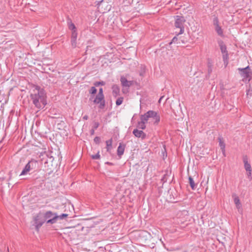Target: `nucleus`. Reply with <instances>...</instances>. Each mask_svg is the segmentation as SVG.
<instances>
[{
  "mask_svg": "<svg viewBox=\"0 0 252 252\" xmlns=\"http://www.w3.org/2000/svg\"><path fill=\"white\" fill-rule=\"evenodd\" d=\"M67 216L68 215L66 214H63L61 215H58L56 213V216L54 217V219H52V220H50V222H51V224H54L57 222L58 219L63 220L67 217Z\"/></svg>",
  "mask_w": 252,
  "mask_h": 252,
  "instance_id": "13",
  "label": "nucleus"
},
{
  "mask_svg": "<svg viewBox=\"0 0 252 252\" xmlns=\"http://www.w3.org/2000/svg\"><path fill=\"white\" fill-rule=\"evenodd\" d=\"M219 145L222 151L224 152L225 144L220 138H219Z\"/></svg>",
  "mask_w": 252,
  "mask_h": 252,
  "instance_id": "23",
  "label": "nucleus"
},
{
  "mask_svg": "<svg viewBox=\"0 0 252 252\" xmlns=\"http://www.w3.org/2000/svg\"><path fill=\"white\" fill-rule=\"evenodd\" d=\"M247 95L251 96L252 95V87H250L247 91Z\"/></svg>",
  "mask_w": 252,
  "mask_h": 252,
  "instance_id": "26",
  "label": "nucleus"
},
{
  "mask_svg": "<svg viewBox=\"0 0 252 252\" xmlns=\"http://www.w3.org/2000/svg\"><path fill=\"white\" fill-rule=\"evenodd\" d=\"M133 134L136 137H141L142 139H144L146 137V134L142 130H139L137 129H135L133 130Z\"/></svg>",
  "mask_w": 252,
  "mask_h": 252,
  "instance_id": "12",
  "label": "nucleus"
},
{
  "mask_svg": "<svg viewBox=\"0 0 252 252\" xmlns=\"http://www.w3.org/2000/svg\"><path fill=\"white\" fill-rule=\"evenodd\" d=\"M125 150V146L124 145H122L120 144L117 149V154L119 156H121L123 155Z\"/></svg>",
  "mask_w": 252,
  "mask_h": 252,
  "instance_id": "17",
  "label": "nucleus"
},
{
  "mask_svg": "<svg viewBox=\"0 0 252 252\" xmlns=\"http://www.w3.org/2000/svg\"><path fill=\"white\" fill-rule=\"evenodd\" d=\"M143 120L150 125H157L160 121V116L154 111H149L144 115L141 116Z\"/></svg>",
  "mask_w": 252,
  "mask_h": 252,
  "instance_id": "2",
  "label": "nucleus"
},
{
  "mask_svg": "<svg viewBox=\"0 0 252 252\" xmlns=\"http://www.w3.org/2000/svg\"><path fill=\"white\" fill-rule=\"evenodd\" d=\"M30 93L33 104L37 108L44 107L46 104V94L44 89L34 85H30Z\"/></svg>",
  "mask_w": 252,
  "mask_h": 252,
  "instance_id": "1",
  "label": "nucleus"
},
{
  "mask_svg": "<svg viewBox=\"0 0 252 252\" xmlns=\"http://www.w3.org/2000/svg\"><path fill=\"white\" fill-rule=\"evenodd\" d=\"M104 84V82H96L95 83L94 85L95 86H98V85H103Z\"/></svg>",
  "mask_w": 252,
  "mask_h": 252,
  "instance_id": "31",
  "label": "nucleus"
},
{
  "mask_svg": "<svg viewBox=\"0 0 252 252\" xmlns=\"http://www.w3.org/2000/svg\"><path fill=\"white\" fill-rule=\"evenodd\" d=\"M243 160L244 163V168L247 172V176L248 177L251 176L252 174V168L250 163L248 162V158L247 156L243 157Z\"/></svg>",
  "mask_w": 252,
  "mask_h": 252,
  "instance_id": "7",
  "label": "nucleus"
},
{
  "mask_svg": "<svg viewBox=\"0 0 252 252\" xmlns=\"http://www.w3.org/2000/svg\"><path fill=\"white\" fill-rule=\"evenodd\" d=\"M189 185H190L191 189H194L196 187V185L195 184L193 179L191 177H189Z\"/></svg>",
  "mask_w": 252,
  "mask_h": 252,
  "instance_id": "19",
  "label": "nucleus"
},
{
  "mask_svg": "<svg viewBox=\"0 0 252 252\" xmlns=\"http://www.w3.org/2000/svg\"><path fill=\"white\" fill-rule=\"evenodd\" d=\"M222 58L224 61V63L225 65H227L228 63V54L227 52H226L225 53H222Z\"/></svg>",
  "mask_w": 252,
  "mask_h": 252,
  "instance_id": "20",
  "label": "nucleus"
},
{
  "mask_svg": "<svg viewBox=\"0 0 252 252\" xmlns=\"http://www.w3.org/2000/svg\"><path fill=\"white\" fill-rule=\"evenodd\" d=\"M84 119H87V116H84Z\"/></svg>",
  "mask_w": 252,
  "mask_h": 252,
  "instance_id": "36",
  "label": "nucleus"
},
{
  "mask_svg": "<svg viewBox=\"0 0 252 252\" xmlns=\"http://www.w3.org/2000/svg\"><path fill=\"white\" fill-rule=\"evenodd\" d=\"M37 162L34 160H30L25 166L20 176L26 175L32 169L36 166Z\"/></svg>",
  "mask_w": 252,
  "mask_h": 252,
  "instance_id": "4",
  "label": "nucleus"
},
{
  "mask_svg": "<svg viewBox=\"0 0 252 252\" xmlns=\"http://www.w3.org/2000/svg\"><path fill=\"white\" fill-rule=\"evenodd\" d=\"M92 157L93 159H99L100 158V155L99 154V153H98L97 154L93 155Z\"/></svg>",
  "mask_w": 252,
  "mask_h": 252,
  "instance_id": "29",
  "label": "nucleus"
},
{
  "mask_svg": "<svg viewBox=\"0 0 252 252\" xmlns=\"http://www.w3.org/2000/svg\"><path fill=\"white\" fill-rule=\"evenodd\" d=\"M43 213L38 214L34 218L35 228L37 230L42 226L46 221Z\"/></svg>",
  "mask_w": 252,
  "mask_h": 252,
  "instance_id": "6",
  "label": "nucleus"
},
{
  "mask_svg": "<svg viewBox=\"0 0 252 252\" xmlns=\"http://www.w3.org/2000/svg\"><path fill=\"white\" fill-rule=\"evenodd\" d=\"M220 46L222 53L227 52L225 45L222 42L220 43Z\"/></svg>",
  "mask_w": 252,
  "mask_h": 252,
  "instance_id": "21",
  "label": "nucleus"
},
{
  "mask_svg": "<svg viewBox=\"0 0 252 252\" xmlns=\"http://www.w3.org/2000/svg\"><path fill=\"white\" fill-rule=\"evenodd\" d=\"M185 22V19L182 16H177L176 17L175 22V27L176 28H178L180 29L179 32H175L177 35H179L183 33L184 32V24Z\"/></svg>",
  "mask_w": 252,
  "mask_h": 252,
  "instance_id": "3",
  "label": "nucleus"
},
{
  "mask_svg": "<svg viewBox=\"0 0 252 252\" xmlns=\"http://www.w3.org/2000/svg\"><path fill=\"white\" fill-rule=\"evenodd\" d=\"M107 151L110 152L112 148V140H108L106 141Z\"/></svg>",
  "mask_w": 252,
  "mask_h": 252,
  "instance_id": "18",
  "label": "nucleus"
},
{
  "mask_svg": "<svg viewBox=\"0 0 252 252\" xmlns=\"http://www.w3.org/2000/svg\"><path fill=\"white\" fill-rule=\"evenodd\" d=\"M177 40V38L176 36H175L174 37H173V38L172 40V41L170 43V44H171L173 42H175Z\"/></svg>",
  "mask_w": 252,
  "mask_h": 252,
  "instance_id": "32",
  "label": "nucleus"
},
{
  "mask_svg": "<svg viewBox=\"0 0 252 252\" xmlns=\"http://www.w3.org/2000/svg\"><path fill=\"white\" fill-rule=\"evenodd\" d=\"M96 93V89L95 87H91L90 90V93L91 94H94Z\"/></svg>",
  "mask_w": 252,
  "mask_h": 252,
  "instance_id": "27",
  "label": "nucleus"
},
{
  "mask_svg": "<svg viewBox=\"0 0 252 252\" xmlns=\"http://www.w3.org/2000/svg\"><path fill=\"white\" fill-rule=\"evenodd\" d=\"M112 94L114 96L117 97L120 94V88L117 85H113L112 87Z\"/></svg>",
  "mask_w": 252,
  "mask_h": 252,
  "instance_id": "15",
  "label": "nucleus"
},
{
  "mask_svg": "<svg viewBox=\"0 0 252 252\" xmlns=\"http://www.w3.org/2000/svg\"><path fill=\"white\" fill-rule=\"evenodd\" d=\"M94 141L95 142V143H98L99 141V138L97 137H96L94 138Z\"/></svg>",
  "mask_w": 252,
  "mask_h": 252,
  "instance_id": "33",
  "label": "nucleus"
},
{
  "mask_svg": "<svg viewBox=\"0 0 252 252\" xmlns=\"http://www.w3.org/2000/svg\"><path fill=\"white\" fill-rule=\"evenodd\" d=\"M147 124L146 121L143 120V118L140 117V122L138 124L139 128L144 129L146 128V124Z\"/></svg>",
  "mask_w": 252,
  "mask_h": 252,
  "instance_id": "16",
  "label": "nucleus"
},
{
  "mask_svg": "<svg viewBox=\"0 0 252 252\" xmlns=\"http://www.w3.org/2000/svg\"><path fill=\"white\" fill-rule=\"evenodd\" d=\"M238 70L240 71L241 76L243 78L244 81L247 80L249 81L250 80L251 73L249 66L243 68H239Z\"/></svg>",
  "mask_w": 252,
  "mask_h": 252,
  "instance_id": "5",
  "label": "nucleus"
},
{
  "mask_svg": "<svg viewBox=\"0 0 252 252\" xmlns=\"http://www.w3.org/2000/svg\"><path fill=\"white\" fill-rule=\"evenodd\" d=\"M121 84L123 87H129L132 85L133 82L132 81H128L126 77L122 76L120 79Z\"/></svg>",
  "mask_w": 252,
  "mask_h": 252,
  "instance_id": "10",
  "label": "nucleus"
},
{
  "mask_svg": "<svg viewBox=\"0 0 252 252\" xmlns=\"http://www.w3.org/2000/svg\"><path fill=\"white\" fill-rule=\"evenodd\" d=\"M123 100H124V98L123 97H119L116 101V104L117 106H119V105H120L121 104H122L123 103Z\"/></svg>",
  "mask_w": 252,
  "mask_h": 252,
  "instance_id": "25",
  "label": "nucleus"
},
{
  "mask_svg": "<svg viewBox=\"0 0 252 252\" xmlns=\"http://www.w3.org/2000/svg\"><path fill=\"white\" fill-rule=\"evenodd\" d=\"M123 93H124V94H125V93H126V92L125 91V89H123Z\"/></svg>",
  "mask_w": 252,
  "mask_h": 252,
  "instance_id": "34",
  "label": "nucleus"
},
{
  "mask_svg": "<svg viewBox=\"0 0 252 252\" xmlns=\"http://www.w3.org/2000/svg\"><path fill=\"white\" fill-rule=\"evenodd\" d=\"M107 6H108V10H109L111 6L110 5H107Z\"/></svg>",
  "mask_w": 252,
  "mask_h": 252,
  "instance_id": "35",
  "label": "nucleus"
},
{
  "mask_svg": "<svg viewBox=\"0 0 252 252\" xmlns=\"http://www.w3.org/2000/svg\"><path fill=\"white\" fill-rule=\"evenodd\" d=\"M94 102L96 104H99V108L103 109L105 106V101L104 100V96L96 95L94 100Z\"/></svg>",
  "mask_w": 252,
  "mask_h": 252,
  "instance_id": "9",
  "label": "nucleus"
},
{
  "mask_svg": "<svg viewBox=\"0 0 252 252\" xmlns=\"http://www.w3.org/2000/svg\"><path fill=\"white\" fill-rule=\"evenodd\" d=\"M232 197L234 199V202L236 205V207L237 209L239 211L240 210H241L242 205L241 203L240 202V200L238 197V196H237L236 194H234L232 195Z\"/></svg>",
  "mask_w": 252,
  "mask_h": 252,
  "instance_id": "11",
  "label": "nucleus"
},
{
  "mask_svg": "<svg viewBox=\"0 0 252 252\" xmlns=\"http://www.w3.org/2000/svg\"><path fill=\"white\" fill-rule=\"evenodd\" d=\"M44 218L47 223L51 224V222H50V220H52V219H54V217L56 216V213H54L51 211H47L45 213H43Z\"/></svg>",
  "mask_w": 252,
  "mask_h": 252,
  "instance_id": "8",
  "label": "nucleus"
},
{
  "mask_svg": "<svg viewBox=\"0 0 252 252\" xmlns=\"http://www.w3.org/2000/svg\"><path fill=\"white\" fill-rule=\"evenodd\" d=\"M215 30L219 35L220 36H222L223 35V31L220 26H217L215 27Z\"/></svg>",
  "mask_w": 252,
  "mask_h": 252,
  "instance_id": "22",
  "label": "nucleus"
},
{
  "mask_svg": "<svg viewBox=\"0 0 252 252\" xmlns=\"http://www.w3.org/2000/svg\"><path fill=\"white\" fill-rule=\"evenodd\" d=\"M214 25L215 27L219 26V20L217 18H215L213 20Z\"/></svg>",
  "mask_w": 252,
  "mask_h": 252,
  "instance_id": "28",
  "label": "nucleus"
},
{
  "mask_svg": "<svg viewBox=\"0 0 252 252\" xmlns=\"http://www.w3.org/2000/svg\"><path fill=\"white\" fill-rule=\"evenodd\" d=\"M97 95L104 96L103 94V89L102 88H100L99 90L98 94H97Z\"/></svg>",
  "mask_w": 252,
  "mask_h": 252,
  "instance_id": "30",
  "label": "nucleus"
},
{
  "mask_svg": "<svg viewBox=\"0 0 252 252\" xmlns=\"http://www.w3.org/2000/svg\"><path fill=\"white\" fill-rule=\"evenodd\" d=\"M68 25L69 29L72 31L76 30V27L73 23L71 21L68 22Z\"/></svg>",
  "mask_w": 252,
  "mask_h": 252,
  "instance_id": "24",
  "label": "nucleus"
},
{
  "mask_svg": "<svg viewBox=\"0 0 252 252\" xmlns=\"http://www.w3.org/2000/svg\"><path fill=\"white\" fill-rule=\"evenodd\" d=\"M77 37V32L76 30L72 32L71 33V44L73 47L76 46V40Z\"/></svg>",
  "mask_w": 252,
  "mask_h": 252,
  "instance_id": "14",
  "label": "nucleus"
}]
</instances>
